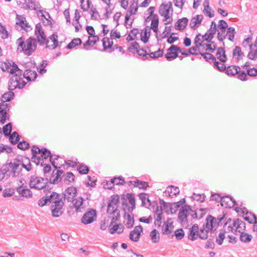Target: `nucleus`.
<instances>
[{"label":"nucleus","mask_w":257,"mask_h":257,"mask_svg":"<svg viewBox=\"0 0 257 257\" xmlns=\"http://www.w3.org/2000/svg\"><path fill=\"white\" fill-rule=\"evenodd\" d=\"M201 214L199 217L198 216V213L192 209L191 207L188 205H185L181 208L178 213V221L182 224H187L188 223V216L190 215L191 219L201 218L205 214V210L201 208L199 210Z\"/></svg>","instance_id":"nucleus-1"},{"label":"nucleus","mask_w":257,"mask_h":257,"mask_svg":"<svg viewBox=\"0 0 257 257\" xmlns=\"http://www.w3.org/2000/svg\"><path fill=\"white\" fill-rule=\"evenodd\" d=\"M21 166V161L18 160H15L14 162H11L8 164V166L1 169V172L4 177L6 176L10 177H17L19 175L22 170Z\"/></svg>","instance_id":"nucleus-2"},{"label":"nucleus","mask_w":257,"mask_h":257,"mask_svg":"<svg viewBox=\"0 0 257 257\" xmlns=\"http://www.w3.org/2000/svg\"><path fill=\"white\" fill-rule=\"evenodd\" d=\"M173 5L171 2L163 3L159 8V13L161 16L164 17L163 21H166L172 18L173 15Z\"/></svg>","instance_id":"nucleus-3"},{"label":"nucleus","mask_w":257,"mask_h":257,"mask_svg":"<svg viewBox=\"0 0 257 257\" xmlns=\"http://www.w3.org/2000/svg\"><path fill=\"white\" fill-rule=\"evenodd\" d=\"M35 35L36 37V40L37 43H39L40 45L43 46L45 44H46V45L47 43H49V40L48 39H47L45 32L40 23H38L36 25Z\"/></svg>","instance_id":"nucleus-4"},{"label":"nucleus","mask_w":257,"mask_h":257,"mask_svg":"<svg viewBox=\"0 0 257 257\" xmlns=\"http://www.w3.org/2000/svg\"><path fill=\"white\" fill-rule=\"evenodd\" d=\"M245 229V223L239 219L234 220L232 223V226H228V231L234 232L236 235H238L244 232Z\"/></svg>","instance_id":"nucleus-5"},{"label":"nucleus","mask_w":257,"mask_h":257,"mask_svg":"<svg viewBox=\"0 0 257 257\" xmlns=\"http://www.w3.org/2000/svg\"><path fill=\"white\" fill-rule=\"evenodd\" d=\"M48 178H31L29 185L31 188L40 190L47 187Z\"/></svg>","instance_id":"nucleus-6"},{"label":"nucleus","mask_w":257,"mask_h":257,"mask_svg":"<svg viewBox=\"0 0 257 257\" xmlns=\"http://www.w3.org/2000/svg\"><path fill=\"white\" fill-rule=\"evenodd\" d=\"M126 197L130 206H128L124 201L122 204V208L125 212V215L126 211L128 213H131L136 207V200L134 195L132 193H127Z\"/></svg>","instance_id":"nucleus-7"},{"label":"nucleus","mask_w":257,"mask_h":257,"mask_svg":"<svg viewBox=\"0 0 257 257\" xmlns=\"http://www.w3.org/2000/svg\"><path fill=\"white\" fill-rule=\"evenodd\" d=\"M107 212L109 214V217L111 218L110 225L120 218L119 210L117 209V206H114L108 204Z\"/></svg>","instance_id":"nucleus-8"},{"label":"nucleus","mask_w":257,"mask_h":257,"mask_svg":"<svg viewBox=\"0 0 257 257\" xmlns=\"http://www.w3.org/2000/svg\"><path fill=\"white\" fill-rule=\"evenodd\" d=\"M223 219V217L216 218L211 215H209L206 219V228H207L208 230H211V231L213 229L215 230Z\"/></svg>","instance_id":"nucleus-9"},{"label":"nucleus","mask_w":257,"mask_h":257,"mask_svg":"<svg viewBox=\"0 0 257 257\" xmlns=\"http://www.w3.org/2000/svg\"><path fill=\"white\" fill-rule=\"evenodd\" d=\"M37 46V42L34 37H29L26 40V49H25V54L30 56L36 50Z\"/></svg>","instance_id":"nucleus-10"},{"label":"nucleus","mask_w":257,"mask_h":257,"mask_svg":"<svg viewBox=\"0 0 257 257\" xmlns=\"http://www.w3.org/2000/svg\"><path fill=\"white\" fill-rule=\"evenodd\" d=\"M96 218V210L92 209H89L82 216L81 218V222L84 224H88L93 222Z\"/></svg>","instance_id":"nucleus-11"},{"label":"nucleus","mask_w":257,"mask_h":257,"mask_svg":"<svg viewBox=\"0 0 257 257\" xmlns=\"http://www.w3.org/2000/svg\"><path fill=\"white\" fill-rule=\"evenodd\" d=\"M76 195V189L74 187H68L62 194L61 197H63V201L66 200L69 202H73Z\"/></svg>","instance_id":"nucleus-12"},{"label":"nucleus","mask_w":257,"mask_h":257,"mask_svg":"<svg viewBox=\"0 0 257 257\" xmlns=\"http://www.w3.org/2000/svg\"><path fill=\"white\" fill-rule=\"evenodd\" d=\"M139 48L140 46L138 43L137 42H134L131 43V46L128 48V50L133 53H135V52H133V50H135L136 53H137L139 56L145 57L142 59L143 60H148V57L147 56L148 55L147 51L144 49H141V51L144 52V53H141L140 51L139 50Z\"/></svg>","instance_id":"nucleus-13"},{"label":"nucleus","mask_w":257,"mask_h":257,"mask_svg":"<svg viewBox=\"0 0 257 257\" xmlns=\"http://www.w3.org/2000/svg\"><path fill=\"white\" fill-rule=\"evenodd\" d=\"M40 153L42 154L41 157L44 159H47L48 157H49L50 161L52 163L54 168L57 169L58 168H60L57 165H55V163L54 162V160L58 159V158H59L58 156H57L56 158L53 160L52 155H51V152L46 148H42L41 149H39V151H38L37 152V154Z\"/></svg>","instance_id":"nucleus-14"},{"label":"nucleus","mask_w":257,"mask_h":257,"mask_svg":"<svg viewBox=\"0 0 257 257\" xmlns=\"http://www.w3.org/2000/svg\"><path fill=\"white\" fill-rule=\"evenodd\" d=\"M64 202H58L57 204L51 205L52 215L54 217H58L60 216L63 213Z\"/></svg>","instance_id":"nucleus-15"},{"label":"nucleus","mask_w":257,"mask_h":257,"mask_svg":"<svg viewBox=\"0 0 257 257\" xmlns=\"http://www.w3.org/2000/svg\"><path fill=\"white\" fill-rule=\"evenodd\" d=\"M16 25H19L22 29L26 31H30L32 30L31 26L27 22L26 18L22 15H17L16 16Z\"/></svg>","instance_id":"nucleus-16"},{"label":"nucleus","mask_w":257,"mask_h":257,"mask_svg":"<svg viewBox=\"0 0 257 257\" xmlns=\"http://www.w3.org/2000/svg\"><path fill=\"white\" fill-rule=\"evenodd\" d=\"M143 231V229L141 225L136 226L134 229L130 232V239L135 242L139 241Z\"/></svg>","instance_id":"nucleus-17"},{"label":"nucleus","mask_w":257,"mask_h":257,"mask_svg":"<svg viewBox=\"0 0 257 257\" xmlns=\"http://www.w3.org/2000/svg\"><path fill=\"white\" fill-rule=\"evenodd\" d=\"M220 203L221 206L225 208H231L237 205L235 200L229 195L222 197Z\"/></svg>","instance_id":"nucleus-18"},{"label":"nucleus","mask_w":257,"mask_h":257,"mask_svg":"<svg viewBox=\"0 0 257 257\" xmlns=\"http://www.w3.org/2000/svg\"><path fill=\"white\" fill-rule=\"evenodd\" d=\"M26 4L25 7L23 8L25 9H30L37 11L41 8V6L37 0H24Z\"/></svg>","instance_id":"nucleus-19"},{"label":"nucleus","mask_w":257,"mask_h":257,"mask_svg":"<svg viewBox=\"0 0 257 257\" xmlns=\"http://www.w3.org/2000/svg\"><path fill=\"white\" fill-rule=\"evenodd\" d=\"M48 196L49 203H52L53 205L57 204L58 202H63V197L61 195L57 194L56 192H52L50 194H46Z\"/></svg>","instance_id":"nucleus-20"},{"label":"nucleus","mask_w":257,"mask_h":257,"mask_svg":"<svg viewBox=\"0 0 257 257\" xmlns=\"http://www.w3.org/2000/svg\"><path fill=\"white\" fill-rule=\"evenodd\" d=\"M16 190L22 197L31 198L33 195L30 189L26 188L25 186L22 185L17 187Z\"/></svg>","instance_id":"nucleus-21"},{"label":"nucleus","mask_w":257,"mask_h":257,"mask_svg":"<svg viewBox=\"0 0 257 257\" xmlns=\"http://www.w3.org/2000/svg\"><path fill=\"white\" fill-rule=\"evenodd\" d=\"M128 185L130 187H139L140 189H146L148 185V183L145 181L136 180H130L127 182Z\"/></svg>","instance_id":"nucleus-22"},{"label":"nucleus","mask_w":257,"mask_h":257,"mask_svg":"<svg viewBox=\"0 0 257 257\" xmlns=\"http://www.w3.org/2000/svg\"><path fill=\"white\" fill-rule=\"evenodd\" d=\"M188 23V19L187 18H183L182 19H178V21L175 24V28L176 30L179 31L184 30Z\"/></svg>","instance_id":"nucleus-23"},{"label":"nucleus","mask_w":257,"mask_h":257,"mask_svg":"<svg viewBox=\"0 0 257 257\" xmlns=\"http://www.w3.org/2000/svg\"><path fill=\"white\" fill-rule=\"evenodd\" d=\"M203 19V16L202 15H197L196 17H193L191 20L190 24L191 28L193 29H196L201 24Z\"/></svg>","instance_id":"nucleus-24"},{"label":"nucleus","mask_w":257,"mask_h":257,"mask_svg":"<svg viewBox=\"0 0 257 257\" xmlns=\"http://www.w3.org/2000/svg\"><path fill=\"white\" fill-rule=\"evenodd\" d=\"M223 47H219L217 49L216 56L217 58L221 62L224 63L227 60V57L225 55V51L224 48L225 46L224 43H222Z\"/></svg>","instance_id":"nucleus-25"},{"label":"nucleus","mask_w":257,"mask_h":257,"mask_svg":"<svg viewBox=\"0 0 257 257\" xmlns=\"http://www.w3.org/2000/svg\"><path fill=\"white\" fill-rule=\"evenodd\" d=\"M242 213L244 219L249 223L252 224L256 220L255 215L251 212H248L245 208L242 210Z\"/></svg>","instance_id":"nucleus-26"},{"label":"nucleus","mask_w":257,"mask_h":257,"mask_svg":"<svg viewBox=\"0 0 257 257\" xmlns=\"http://www.w3.org/2000/svg\"><path fill=\"white\" fill-rule=\"evenodd\" d=\"M23 76L28 81H34L37 77V74L35 71L27 69L24 72Z\"/></svg>","instance_id":"nucleus-27"},{"label":"nucleus","mask_w":257,"mask_h":257,"mask_svg":"<svg viewBox=\"0 0 257 257\" xmlns=\"http://www.w3.org/2000/svg\"><path fill=\"white\" fill-rule=\"evenodd\" d=\"M198 226L196 224H194L189 230L188 238L193 241L196 239L197 237L198 236Z\"/></svg>","instance_id":"nucleus-28"},{"label":"nucleus","mask_w":257,"mask_h":257,"mask_svg":"<svg viewBox=\"0 0 257 257\" xmlns=\"http://www.w3.org/2000/svg\"><path fill=\"white\" fill-rule=\"evenodd\" d=\"M139 199L142 201V205L146 207H149L151 206V203L150 199H149V195L147 193H140L139 195Z\"/></svg>","instance_id":"nucleus-29"},{"label":"nucleus","mask_w":257,"mask_h":257,"mask_svg":"<svg viewBox=\"0 0 257 257\" xmlns=\"http://www.w3.org/2000/svg\"><path fill=\"white\" fill-rule=\"evenodd\" d=\"M83 201L84 199L82 197L75 198V200L73 203L77 212H81L82 211V209H84Z\"/></svg>","instance_id":"nucleus-30"},{"label":"nucleus","mask_w":257,"mask_h":257,"mask_svg":"<svg viewBox=\"0 0 257 257\" xmlns=\"http://www.w3.org/2000/svg\"><path fill=\"white\" fill-rule=\"evenodd\" d=\"M250 51L247 54V58L252 60H255L257 59V47H254L253 45H249Z\"/></svg>","instance_id":"nucleus-31"},{"label":"nucleus","mask_w":257,"mask_h":257,"mask_svg":"<svg viewBox=\"0 0 257 257\" xmlns=\"http://www.w3.org/2000/svg\"><path fill=\"white\" fill-rule=\"evenodd\" d=\"M162 209H159L158 206L157 207V210L155 212L154 218L155 219V224L156 226L160 227L161 225L162 221Z\"/></svg>","instance_id":"nucleus-32"},{"label":"nucleus","mask_w":257,"mask_h":257,"mask_svg":"<svg viewBox=\"0 0 257 257\" xmlns=\"http://www.w3.org/2000/svg\"><path fill=\"white\" fill-rule=\"evenodd\" d=\"M240 68L238 66H230L226 68L225 73L229 76H234L237 74L240 70Z\"/></svg>","instance_id":"nucleus-33"},{"label":"nucleus","mask_w":257,"mask_h":257,"mask_svg":"<svg viewBox=\"0 0 257 257\" xmlns=\"http://www.w3.org/2000/svg\"><path fill=\"white\" fill-rule=\"evenodd\" d=\"M159 22V17L158 15H155L154 17L152 19L151 27L149 28L150 30H153V31L156 33L158 31Z\"/></svg>","instance_id":"nucleus-34"},{"label":"nucleus","mask_w":257,"mask_h":257,"mask_svg":"<svg viewBox=\"0 0 257 257\" xmlns=\"http://www.w3.org/2000/svg\"><path fill=\"white\" fill-rule=\"evenodd\" d=\"M123 230L124 227L120 224L114 225L112 227L109 228V231L111 234H113L116 232L118 234H120L123 232Z\"/></svg>","instance_id":"nucleus-35"},{"label":"nucleus","mask_w":257,"mask_h":257,"mask_svg":"<svg viewBox=\"0 0 257 257\" xmlns=\"http://www.w3.org/2000/svg\"><path fill=\"white\" fill-rule=\"evenodd\" d=\"M211 230H208L207 228H206V225L204 224L202 226V228L198 232V236L202 239H206L208 237V233Z\"/></svg>","instance_id":"nucleus-36"},{"label":"nucleus","mask_w":257,"mask_h":257,"mask_svg":"<svg viewBox=\"0 0 257 257\" xmlns=\"http://www.w3.org/2000/svg\"><path fill=\"white\" fill-rule=\"evenodd\" d=\"M99 39V38L98 36H89L88 40L83 44L84 48L88 50V49L86 47L90 46L91 43L93 45L95 44Z\"/></svg>","instance_id":"nucleus-37"},{"label":"nucleus","mask_w":257,"mask_h":257,"mask_svg":"<svg viewBox=\"0 0 257 257\" xmlns=\"http://www.w3.org/2000/svg\"><path fill=\"white\" fill-rule=\"evenodd\" d=\"M77 170L81 175L87 174L89 171V167L83 163L78 164L77 167Z\"/></svg>","instance_id":"nucleus-38"},{"label":"nucleus","mask_w":257,"mask_h":257,"mask_svg":"<svg viewBox=\"0 0 257 257\" xmlns=\"http://www.w3.org/2000/svg\"><path fill=\"white\" fill-rule=\"evenodd\" d=\"M197 46H194L188 50H186L185 49H183V53H182V55L188 56L189 54L193 55H198L199 53H200V52H196Z\"/></svg>","instance_id":"nucleus-39"},{"label":"nucleus","mask_w":257,"mask_h":257,"mask_svg":"<svg viewBox=\"0 0 257 257\" xmlns=\"http://www.w3.org/2000/svg\"><path fill=\"white\" fill-rule=\"evenodd\" d=\"M18 44L17 51L20 52H24L25 53V49H26V41L25 42L23 37L19 38L17 41Z\"/></svg>","instance_id":"nucleus-40"},{"label":"nucleus","mask_w":257,"mask_h":257,"mask_svg":"<svg viewBox=\"0 0 257 257\" xmlns=\"http://www.w3.org/2000/svg\"><path fill=\"white\" fill-rule=\"evenodd\" d=\"M102 46L103 47V51L106 50L107 49L111 48L113 45V41L107 37H104L102 40Z\"/></svg>","instance_id":"nucleus-41"},{"label":"nucleus","mask_w":257,"mask_h":257,"mask_svg":"<svg viewBox=\"0 0 257 257\" xmlns=\"http://www.w3.org/2000/svg\"><path fill=\"white\" fill-rule=\"evenodd\" d=\"M151 30L148 27L145 28L144 31V36L141 35V40L144 43H147L149 41L150 37Z\"/></svg>","instance_id":"nucleus-42"},{"label":"nucleus","mask_w":257,"mask_h":257,"mask_svg":"<svg viewBox=\"0 0 257 257\" xmlns=\"http://www.w3.org/2000/svg\"><path fill=\"white\" fill-rule=\"evenodd\" d=\"M233 56L234 57L237 56V60H239L244 56L243 53L241 51V48L239 46H235L233 50Z\"/></svg>","instance_id":"nucleus-43"},{"label":"nucleus","mask_w":257,"mask_h":257,"mask_svg":"<svg viewBox=\"0 0 257 257\" xmlns=\"http://www.w3.org/2000/svg\"><path fill=\"white\" fill-rule=\"evenodd\" d=\"M164 53V50L163 49H159L158 51L151 52L150 53H148V55L147 56L148 58V56L151 58L156 59L159 57H161L163 56Z\"/></svg>","instance_id":"nucleus-44"},{"label":"nucleus","mask_w":257,"mask_h":257,"mask_svg":"<svg viewBox=\"0 0 257 257\" xmlns=\"http://www.w3.org/2000/svg\"><path fill=\"white\" fill-rule=\"evenodd\" d=\"M166 192L170 193L169 194L170 196H176L179 194L180 190L177 187L170 186L167 187V190L166 191Z\"/></svg>","instance_id":"nucleus-45"},{"label":"nucleus","mask_w":257,"mask_h":257,"mask_svg":"<svg viewBox=\"0 0 257 257\" xmlns=\"http://www.w3.org/2000/svg\"><path fill=\"white\" fill-rule=\"evenodd\" d=\"M15 94L13 91H9L5 92L2 95L3 102L10 101L13 99Z\"/></svg>","instance_id":"nucleus-46"},{"label":"nucleus","mask_w":257,"mask_h":257,"mask_svg":"<svg viewBox=\"0 0 257 257\" xmlns=\"http://www.w3.org/2000/svg\"><path fill=\"white\" fill-rule=\"evenodd\" d=\"M82 43L80 38H75L73 39L66 46L67 49H71L75 46L80 45Z\"/></svg>","instance_id":"nucleus-47"},{"label":"nucleus","mask_w":257,"mask_h":257,"mask_svg":"<svg viewBox=\"0 0 257 257\" xmlns=\"http://www.w3.org/2000/svg\"><path fill=\"white\" fill-rule=\"evenodd\" d=\"M133 3L130 6L129 9L127 11V13H129L130 15H135L138 11V3L136 2V0H133Z\"/></svg>","instance_id":"nucleus-48"},{"label":"nucleus","mask_w":257,"mask_h":257,"mask_svg":"<svg viewBox=\"0 0 257 257\" xmlns=\"http://www.w3.org/2000/svg\"><path fill=\"white\" fill-rule=\"evenodd\" d=\"M238 235H239L240 240L243 242H249L252 239V236L247 233L243 232Z\"/></svg>","instance_id":"nucleus-49"},{"label":"nucleus","mask_w":257,"mask_h":257,"mask_svg":"<svg viewBox=\"0 0 257 257\" xmlns=\"http://www.w3.org/2000/svg\"><path fill=\"white\" fill-rule=\"evenodd\" d=\"M150 236L153 242L157 243L159 242L160 235L159 232L156 229H154L151 232Z\"/></svg>","instance_id":"nucleus-50"},{"label":"nucleus","mask_w":257,"mask_h":257,"mask_svg":"<svg viewBox=\"0 0 257 257\" xmlns=\"http://www.w3.org/2000/svg\"><path fill=\"white\" fill-rule=\"evenodd\" d=\"M217 31H218V30H214L213 29L211 30V28H210L207 32H209V33H208V36L207 37V38H205L204 40L203 41H206L208 43L209 42H211V41L213 38L214 35L216 34Z\"/></svg>","instance_id":"nucleus-51"},{"label":"nucleus","mask_w":257,"mask_h":257,"mask_svg":"<svg viewBox=\"0 0 257 257\" xmlns=\"http://www.w3.org/2000/svg\"><path fill=\"white\" fill-rule=\"evenodd\" d=\"M12 124L11 122L4 125L3 128V131L5 136H9L12 132Z\"/></svg>","instance_id":"nucleus-52"},{"label":"nucleus","mask_w":257,"mask_h":257,"mask_svg":"<svg viewBox=\"0 0 257 257\" xmlns=\"http://www.w3.org/2000/svg\"><path fill=\"white\" fill-rule=\"evenodd\" d=\"M62 178H54L53 180H52V178H50V179H48V183L47 184V186L49 187V185H59L62 182Z\"/></svg>","instance_id":"nucleus-53"},{"label":"nucleus","mask_w":257,"mask_h":257,"mask_svg":"<svg viewBox=\"0 0 257 257\" xmlns=\"http://www.w3.org/2000/svg\"><path fill=\"white\" fill-rule=\"evenodd\" d=\"M236 33L235 29L233 27H230L227 28V35L228 36V39L233 41L234 39V35Z\"/></svg>","instance_id":"nucleus-54"},{"label":"nucleus","mask_w":257,"mask_h":257,"mask_svg":"<svg viewBox=\"0 0 257 257\" xmlns=\"http://www.w3.org/2000/svg\"><path fill=\"white\" fill-rule=\"evenodd\" d=\"M191 198L193 200L200 201V202H203L205 200V195L204 194H200L194 193L191 196Z\"/></svg>","instance_id":"nucleus-55"},{"label":"nucleus","mask_w":257,"mask_h":257,"mask_svg":"<svg viewBox=\"0 0 257 257\" xmlns=\"http://www.w3.org/2000/svg\"><path fill=\"white\" fill-rule=\"evenodd\" d=\"M134 224V218L131 214L127 213L126 215V220L125 225L127 228H131L133 226Z\"/></svg>","instance_id":"nucleus-56"},{"label":"nucleus","mask_w":257,"mask_h":257,"mask_svg":"<svg viewBox=\"0 0 257 257\" xmlns=\"http://www.w3.org/2000/svg\"><path fill=\"white\" fill-rule=\"evenodd\" d=\"M11 106L5 102L0 103V113L7 112L10 110Z\"/></svg>","instance_id":"nucleus-57"},{"label":"nucleus","mask_w":257,"mask_h":257,"mask_svg":"<svg viewBox=\"0 0 257 257\" xmlns=\"http://www.w3.org/2000/svg\"><path fill=\"white\" fill-rule=\"evenodd\" d=\"M199 54L201 55L202 57L208 62H211L212 59H214L215 60V57L210 53H199Z\"/></svg>","instance_id":"nucleus-58"},{"label":"nucleus","mask_w":257,"mask_h":257,"mask_svg":"<svg viewBox=\"0 0 257 257\" xmlns=\"http://www.w3.org/2000/svg\"><path fill=\"white\" fill-rule=\"evenodd\" d=\"M178 56V54L177 52H167L165 55V57L167 59V60L170 61L172 59H174L176 58Z\"/></svg>","instance_id":"nucleus-59"},{"label":"nucleus","mask_w":257,"mask_h":257,"mask_svg":"<svg viewBox=\"0 0 257 257\" xmlns=\"http://www.w3.org/2000/svg\"><path fill=\"white\" fill-rule=\"evenodd\" d=\"M119 200V198L118 195L113 196L111 197V198L108 204L114 206H117V207H118Z\"/></svg>","instance_id":"nucleus-60"},{"label":"nucleus","mask_w":257,"mask_h":257,"mask_svg":"<svg viewBox=\"0 0 257 257\" xmlns=\"http://www.w3.org/2000/svg\"><path fill=\"white\" fill-rule=\"evenodd\" d=\"M225 238V231H220L216 238V242L219 245H221Z\"/></svg>","instance_id":"nucleus-61"},{"label":"nucleus","mask_w":257,"mask_h":257,"mask_svg":"<svg viewBox=\"0 0 257 257\" xmlns=\"http://www.w3.org/2000/svg\"><path fill=\"white\" fill-rule=\"evenodd\" d=\"M91 14V18L94 20H97V16H99V13L97 12L96 9L92 5L91 10L90 11Z\"/></svg>","instance_id":"nucleus-62"},{"label":"nucleus","mask_w":257,"mask_h":257,"mask_svg":"<svg viewBox=\"0 0 257 257\" xmlns=\"http://www.w3.org/2000/svg\"><path fill=\"white\" fill-rule=\"evenodd\" d=\"M17 147L19 149L22 150H26L30 148V145L26 141H23L19 143Z\"/></svg>","instance_id":"nucleus-63"},{"label":"nucleus","mask_w":257,"mask_h":257,"mask_svg":"<svg viewBox=\"0 0 257 257\" xmlns=\"http://www.w3.org/2000/svg\"><path fill=\"white\" fill-rule=\"evenodd\" d=\"M0 33L2 35V38L3 39H6L9 36V34L7 31L6 27L2 25L0 23Z\"/></svg>","instance_id":"nucleus-64"}]
</instances>
